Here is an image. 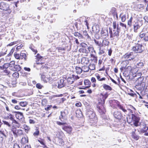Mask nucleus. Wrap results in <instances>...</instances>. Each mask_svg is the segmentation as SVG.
I'll list each match as a JSON object with an SVG mask.
<instances>
[{
	"instance_id": "nucleus-1",
	"label": "nucleus",
	"mask_w": 148,
	"mask_h": 148,
	"mask_svg": "<svg viewBox=\"0 0 148 148\" xmlns=\"http://www.w3.org/2000/svg\"><path fill=\"white\" fill-rule=\"evenodd\" d=\"M87 109L86 115L87 117L88 118V121L91 124L90 125H95L97 121V119L96 116L95 114L91 108L90 109L88 110V108Z\"/></svg>"
},
{
	"instance_id": "nucleus-2",
	"label": "nucleus",
	"mask_w": 148,
	"mask_h": 148,
	"mask_svg": "<svg viewBox=\"0 0 148 148\" xmlns=\"http://www.w3.org/2000/svg\"><path fill=\"white\" fill-rule=\"evenodd\" d=\"M127 121L128 123H133L136 126L138 125L139 118L134 114H132L131 117L128 116L126 117Z\"/></svg>"
},
{
	"instance_id": "nucleus-3",
	"label": "nucleus",
	"mask_w": 148,
	"mask_h": 148,
	"mask_svg": "<svg viewBox=\"0 0 148 148\" xmlns=\"http://www.w3.org/2000/svg\"><path fill=\"white\" fill-rule=\"evenodd\" d=\"M132 50L136 53H141L144 50V47L142 44L135 43V45L132 47Z\"/></svg>"
},
{
	"instance_id": "nucleus-4",
	"label": "nucleus",
	"mask_w": 148,
	"mask_h": 148,
	"mask_svg": "<svg viewBox=\"0 0 148 148\" xmlns=\"http://www.w3.org/2000/svg\"><path fill=\"white\" fill-rule=\"evenodd\" d=\"M109 33L110 34V37L111 38H113L114 37L116 36L118 37L119 35L120 32V29L118 27V25H117V26L116 30L113 29V33L112 28H109Z\"/></svg>"
},
{
	"instance_id": "nucleus-5",
	"label": "nucleus",
	"mask_w": 148,
	"mask_h": 148,
	"mask_svg": "<svg viewBox=\"0 0 148 148\" xmlns=\"http://www.w3.org/2000/svg\"><path fill=\"white\" fill-rule=\"evenodd\" d=\"M92 49L88 43L86 44L84 43V56H87L88 54H90L89 52Z\"/></svg>"
},
{
	"instance_id": "nucleus-6",
	"label": "nucleus",
	"mask_w": 148,
	"mask_h": 148,
	"mask_svg": "<svg viewBox=\"0 0 148 148\" xmlns=\"http://www.w3.org/2000/svg\"><path fill=\"white\" fill-rule=\"evenodd\" d=\"M0 9L3 10L7 11L8 10L9 12H11V10H9V5L4 2H1L0 3Z\"/></svg>"
},
{
	"instance_id": "nucleus-7",
	"label": "nucleus",
	"mask_w": 148,
	"mask_h": 148,
	"mask_svg": "<svg viewBox=\"0 0 148 148\" xmlns=\"http://www.w3.org/2000/svg\"><path fill=\"white\" fill-rule=\"evenodd\" d=\"M138 131L141 134L145 133L144 135L148 136V127L145 124L143 125V127L138 130Z\"/></svg>"
},
{
	"instance_id": "nucleus-8",
	"label": "nucleus",
	"mask_w": 148,
	"mask_h": 148,
	"mask_svg": "<svg viewBox=\"0 0 148 148\" xmlns=\"http://www.w3.org/2000/svg\"><path fill=\"white\" fill-rule=\"evenodd\" d=\"M123 58L125 59L126 60L128 61L134 59V57L133 55V53L131 52L129 53L126 54L123 56Z\"/></svg>"
},
{
	"instance_id": "nucleus-9",
	"label": "nucleus",
	"mask_w": 148,
	"mask_h": 148,
	"mask_svg": "<svg viewBox=\"0 0 148 148\" xmlns=\"http://www.w3.org/2000/svg\"><path fill=\"white\" fill-rule=\"evenodd\" d=\"M14 136L17 137L18 136H21L23 134V131L21 130H17L16 128H13L12 130Z\"/></svg>"
},
{
	"instance_id": "nucleus-10",
	"label": "nucleus",
	"mask_w": 148,
	"mask_h": 148,
	"mask_svg": "<svg viewBox=\"0 0 148 148\" xmlns=\"http://www.w3.org/2000/svg\"><path fill=\"white\" fill-rule=\"evenodd\" d=\"M137 80L135 81V83L136 84V86H138L142 85L143 87H144L145 85V83L143 82L142 81L143 79V77H140V78H137Z\"/></svg>"
},
{
	"instance_id": "nucleus-11",
	"label": "nucleus",
	"mask_w": 148,
	"mask_h": 148,
	"mask_svg": "<svg viewBox=\"0 0 148 148\" xmlns=\"http://www.w3.org/2000/svg\"><path fill=\"white\" fill-rule=\"evenodd\" d=\"M101 36L103 39H106L108 36V31L107 30L102 29L101 32Z\"/></svg>"
},
{
	"instance_id": "nucleus-12",
	"label": "nucleus",
	"mask_w": 148,
	"mask_h": 148,
	"mask_svg": "<svg viewBox=\"0 0 148 148\" xmlns=\"http://www.w3.org/2000/svg\"><path fill=\"white\" fill-rule=\"evenodd\" d=\"M64 78L60 79L58 82V87L59 88H61L65 86V82Z\"/></svg>"
},
{
	"instance_id": "nucleus-13",
	"label": "nucleus",
	"mask_w": 148,
	"mask_h": 148,
	"mask_svg": "<svg viewBox=\"0 0 148 148\" xmlns=\"http://www.w3.org/2000/svg\"><path fill=\"white\" fill-rule=\"evenodd\" d=\"M62 128L69 134H70L72 130V127L68 126H63L62 127Z\"/></svg>"
},
{
	"instance_id": "nucleus-14",
	"label": "nucleus",
	"mask_w": 148,
	"mask_h": 148,
	"mask_svg": "<svg viewBox=\"0 0 148 148\" xmlns=\"http://www.w3.org/2000/svg\"><path fill=\"white\" fill-rule=\"evenodd\" d=\"M14 113L16 114L15 116L17 119L19 120H22L24 119L23 114L22 112H14Z\"/></svg>"
},
{
	"instance_id": "nucleus-15",
	"label": "nucleus",
	"mask_w": 148,
	"mask_h": 148,
	"mask_svg": "<svg viewBox=\"0 0 148 148\" xmlns=\"http://www.w3.org/2000/svg\"><path fill=\"white\" fill-rule=\"evenodd\" d=\"M113 115L114 117L118 120L121 119L122 117L121 113L119 111H115Z\"/></svg>"
},
{
	"instance_id": "nucleus-16",
	"label": "nucleus",
	"mask_w": 148,
	"mask_h": 148,
	"mask_svg": "<svg viewBox=\"0 0 148 148\" xmlns=\"http://www.w3.org/2000/svg\"><path fill=\"white\" fill-rule=\"evenodd\" d=\"M7 137V135L4 133V132L1 131L0 132V142L3 141L4 138H5Z\"/></svg>"
},
{
	"instance_id": "nucleus-17",
	"label": "nucleus",
	"mask_w": 148,
	"mask_h": 148,
	"mask_svg": "<svg viewBox=\"0 0 148 148\" xmlns=\"http://www.w3.org/2000/svg\"><path fill=\"white\" fill-rule=\"evenodd\" d=\"M84 84L85 85H87L85 87L84 86V89H85L86 88H89L90 87L91 82L89 80L85 79L84 81Z\"/></svg>"
},
{
	"instance_id": "nucleus-18",
	"label": "nucleus",
	"mask_w": 148,
	"mask_h": 148,
	"mask_svg": "<svg viewBox=\"0 0 148 148\" xmlns=\"http://www.w3.org/2000/svg\"><path fill=\"white\" fill-rule=\"evenodd\" d=\"M97 108L98 111L101 114H104L105 112V109L103 107H100L99 106H98Z\"/></svg>"
},
{
	"instance_id": "nucleus-19",
	"label": "nucleus",
	"mask_w": 148,
	"mask_h": 148,
	"mask_svg": "<svg viewBox=\"0 0 148 148\" xmlns=\"http://www.w3.org/2000/svg\"><path fill=\"white\" fill-rule=\"evenodd\" d=\"M21 68L19 65L14 64L11 70L13 71H19L21 70Z\"/></svg>"
},
{
	"instance_id": "nucleus-20",
	"label": "nucleus",
	"mask_w": 148,
	"mask_h": 148,
	"mask_svg": "<svg viewBox=\"0 0 148 148\" xmlns=\"http://www.w3.org/2000/svg\"><path fill=\"white\" fill-rule=\"evenodd\" d=\"M95 69V66L94 64H89L88 67H87V70H84V72L88 71L89 69L90 70H93Z\"/></svg>"
},
{
	"instance_id": "nucleus-21",
	"label": "nucleus",
	"mask_w": 148,
	"mask_h": 148,
	"mask_svg": "<svg viewBox=\"0 0 148 148\" xmlns=\"http://www.w3.org/2000/svg\"><path fill=\"white\" fill-rule=\"evenodd\" d=\"M60 116L59 117V119L61 121H62V119H66V113L65 111L61 112Z\"/></svg>"
},
{
	"instance_id": "nucleus-22",
	"label": "nucleus",
	"mask_w": 148,
	"mask_h": 148,
	"mask_svg": "<svg viewBox=\"0 0 148 148\" xmlns=\"http://www.w3.org/2000/svg\"><path fill=\"white\" fill-rule=\"evenodd\" d=\"M136 130L135 129L134 131H133L132 132V136L134 139L136 140H137L139 139L140 137L138 135H137L135 133V132H136Z\"/></svg>"
},
{
	"instance_id": "nucleus-23",
	"label": "nucleus",
	"mask_w": 148,
	"mask_h": 148,
	"mask_svg": "<svg viewBox=\"0 0 148 148\" xmlns=\"http://www.w3.org/2000/svg\"><path fill=\"white\" fill-rule=\"evenodd\" d=\"M76 114L77 117H81L83 116L82 112L80 109L77 110L76 111Z\"/></svg>"
},
{
	"instance_id": "nucleus-24",
	"label": "nucleus",
	"mask_w": 148,
	"mask_h": 148,
	"mask_svg": "<svg viewBox=\"0 0 148 148\" xmlns=\"http://www.w3.org/2000/svg\"><path fill=\"white\" fill-rule=\"evenodd\" d=\"M36 57L37 58V60H38V61H36V63L38 64H42V63L41 62V61H40L41 60V58H42V57L40 56V55L39 54H38L37 56Z\"/></svg>"
},
{
	"instance_id": "nucleus-25",
	"label": "nucleus",
	"mask_w": 148,
	"mask_h": 148,
	"mask_svg": "<svg viewBox=\"0 0 148 148\" xmlns=\"http://www.w3.org/2000/svg\"><path fill=\"white\" fill-rule=\"evenodd\" d=\"M89 60L88 58L86 57H84V66L89 65Z\"/></svg>"
},
{
	"instance_id": "nucleus-26",
	"label": "nucleus",
	"mask_w": 148,
	"mask_h": 148,
	"mask_svg": "<svg viewBox=\"0 0 148 148\" xmlns=\"http://www.w3.org/2000/svg\"><path fill=\"white\" fill-rule=\"evenodd\" d=\"M67 81L69 84H71L74 82V79L72 76L71 77H68L67 78Z\"/></svg>"
},
{
	"instance_id": "nucleus-27",
	"label": "nucleus",
	"mask_w": 148,
	"mask_h": 148,
	"mask_svg": "<svg viewBox=\"0 0 148 148\" xmlns=\"http://www.w3.org/2000/svg\"><path fill=\"white\" fill-rule=\"evenodd\" d=\"M140 27V26L138 24V23H136L134 25V32H136L137 29L139 28Z\"/></svg>"
},
{
	"instance_id": "nucleus-28",
	"label": "nucleus",
	"mask_w": 148,
	"mask_h": 148,
	"mask_svg": "<svg viewBox=\"0 0 148 148\" xmlns=\"http://www.w3.org/2000/svg\"><path fill=\"white\" fill-rule=\"evenodd\" d=\"M142 73L140 72H137L135 73V74H133V76L134 77H137V78H140V77H141Z\"/></svg>"
},
{
	"instance_id": "nucleus-29",
	"label": "nucleus",
	"mask_w": 148,
	"mask_h": 148,
	"mask_svg": "<svg viewBox=\"0 0 148 148\" xmlns=\"http://www.w3.org/2000/svg\"><path fill=\"white\" fill-rule=\"evenodd\" d=\"M109 42L107 39H103L102 41V45L107 46L108 45Z\"/></svg>"
},
{
	"instance_id": "nucleus-30",
	"label": "nucleus",
	"mask_w": 148,
	"mask_h": 148,
	"mask_svg": "<svg viewBox=\"0 0 148 148\" xmlns=\"http://www.w3.org/2000/svg\"><path fill=\"white\" fill-rule=\"evenodd\" d=\"M111 12L113 16H115L116 15L117 18L118 17L117 13L116 12V9L115 8H112L111 11Z\"/></svg>"
},
{
	"instance_id": "nucleus-31",
	"label": "nucleus",
	"mask_w": 148,
	"mask_h": 148,
	"mask_svg": "<svg viewBox=\"0 0 148 148\" xmlns=\"http://www.w3.org/2000/svg\"><path fill=\"white\" fill-rule=\"evenodd\" d=\"M41 78L44 82H46L49 80L48 77H47L46 76L44 75H41Z\"/></svg>"
},
{
	"instance_id": "nucleus-32",
	"label": "nucleus",
	"mask_w": 148,
	"mask_h": 148,
	"mask_svg": "<svg viewBox=\"0 0 148 148\" xmlns=\"http://www.w3.org/2000/svg\"><path fill=\"white\" fill-rule=\"evenodd\" d=\"M103 86L104 88L106 90H111L112 89L110 86L105 84L103 85Z\"/></svg>"
},
{
	"instance_id": "nucleus-33",
	"label": "nucleus",
	"mask_w": 148,
	"mask_h": 148,
	"mask_svg": "<svg viewBox=\"0 0 148 148\" xmlns=\"http://www.w3.org/2000/svg\"><path fill=\"white\" fill-rule=\"evenodd\" d=\"M15 62L14 61H12L10 62L9 64L10 69L11 70L15 64Z\"/></svg>"
},
{
	"instance_id": "nucleus-34",
	"label": "nucleus",
	"mask_w": 148,
	"mask_h": 148,
	"mask_svg": "<svg viewBox=\"0 0 148 148\" xmlns=\"http://www.w3.org/2000/svg\"><path fill=\"white\" fill-rule=\"evenodd\" d=\"M20 57L21 59H24L25 60H26V56L25 53H20Z\"/></svg>"
},
{
	"instance_id": "nucleus-35",
	"label": "nucleus",
	"mask_w": 148,
	"mask_h": 148,
	"mask_svg": "<svg viewBox=\"0 0 148 148\" xmlns=\"http://www.w3.org/2000/svg\"><path fill=\"white\" fill-rule=\"evenodd\" d=\"M76 73L78 74H80L82 71V69L78 67H76L75 68Z\"/></svg>"
},
{
	"instance_id": "nucleus-36",
	"label": "nucleus",
	"mask_w": 148,
	"mask_h": 148,
	"mask_svg": "<svg viewBox=\"0 0 148 148\" xmlns=\"http://www.w3.org/2000/svg\"><path fill=\"white\" fill-rule=\"evenodd\" d=\"M96 76L97 79L99 81H102L103 80H105L106 78L105 77H103L101 78H100V77L98 74H97L96 75Z\"/></svg>"
},
{
	"instance_id": "nucleus-37",
	"label": "nucleus",
	"mask_w": 148,
	"mask_h": 148,
	"mask_svg": "<svg viewBox=\"0 0 148 148\" xmlns=\"http://www.w3.org/2000/svg\"><path fill=\"white\" fill-rule=\"evenodd\" d=\"M94 41L95 42L96 45L100 47H101L102 46V44L100 41L97 40L96 39H94Z\"/></svg>"
},
{
	"instance_id": "nucleus-38",
	"label": "nucleus",
	"mask_w": 148,
	"mask_h": 148,
	"mask_svg": "<svg viewBox=\"0 0 148 148\" xmlns=\"http://www.w3.org/2000/svg\"><path fill=\"white\" fill-rule=\"evenodd\" d=\"M23 127L25 129V132L27 133L30 129L29 127L26 125H23Z\"/></svg>"
},
{
	"instance_id": "nucleus-39",
	"label": "nucleus",
	"mask_w": 148,
	"mask_h": 148,
	"mask_svg": "<svg viewBox=\"0 0 148 148\" xmlns=\"http://www.w3.org/2000/svg\"><path fill=\"white\" fill-rule=\"evenodd\" d=\"M86 31H84V34L85 33V38H86L87 40L88 41H90V37L88 36V34H86Z\"/></svg>"
},
{
	"instance_id": "nucleus-40",
	"label": "nucleus",
	"mask_w": 148,
	"mask_h": 148,
	"mask_svg": "<svg viewBox=\"0 0 148 148\" xmlns=\"http://www.w3.org/2000/svg\"><path fill=\"white\" fill-rule=\"evenodd\" d=\"M20 106L22 107H25L27 105V103L26 101L21 102L19 103Z\"/></svg>"
},
{
	"instance_id": "nucleus-41",
	"label": "nucleus",
	"mask_w": 148,
	"mask_h": 148,
	"mask_svg": "<svg viewBox=\"0 0 148 148\" xmlns=\"http://www.w3.org/2000/svg\"><path fill=\"white\" fill-rule=\"evenodd\" d=\"M119 108L122 110L125 113H126L127 112V110L125 108L122 106L119 105L118 106Z\"/></svg>"
},
{
	"instance_id": "nucleus-42",
	"label": "nucleus",
	"mask_w": 148,
	"mask_h": 148,
	"mask_svg": "<svg viewBox=\"0 0 148 148\" xmlns=\"http://www.w3.org/2000/svg\"><path fill=\"white\" fill-rule=\"evenodd\" d=\"M133 18L131 16L130 18V19L128 20L127 22V25L129 26V27H131L132 25V20Z\"/></svg>"
},
{
	"instance_id": "nucleus-43",
	"label": "nucleus",
	"mask_w": 148,
	"mask_h": 148,
	"mask_svg": "<svg viewBox=\"0 0 148 148\" xmlns=\"http://www.w3.org/2000/svg\"><path fill=\"white\" fill-rule=\"evenodd\" d=\"M12 123L16 124V126L17 127H19L21 125L20 124L15 120H14V121H12Z\"/></svg>"
},
{
	"instance_id": "nucleus-44",
	"label": "nucleus",
	"mask_w": 148,
	"mask_h": 148,
	"mask_svg": "<svg viewBox=\"0 0 148 148\" xmlns=\"http://www.w3.org/2000/svg\"><path fill=\"white\" fill-rule=\"evenodd\" d=\"M89 19V18L87 17V19L86 20L84 21V23H85V25H86L87 28L88 29L89 28V27L88 26V20Z\"/></svg>"
},
{
	"instance_id": "nucleus-45",
	"label": "nucleus",
	"mask_w": 148,
	"mask_h": 148,
	"mask_svg": "<svg viewBox=\"0 0 148 148\" xmlns=\"http://www.w3.org/2000/svg\"><path fill=\"white\" fill-rule=\"evenodd\" d=\"M59 145L61 146L64 144V142L62 139L60 138L58 139Z\"/></svg>"
},
{
	"instance_id": "nucleus-46",
	"label": "nucleus",
	"mask_w": 148,
	"mask_h": 148,
	"mask_svg": "<svg viewBox=\"0 0 148 148\" xmlns=\"http://www.w3.org/2000/svg\"><path fill=\"white\" fill-rule=\"evenodd\" d=\"M84 105L86 108V110H87V108H88V110L90 109V108H90V106L89 104L88 103L86 102H85V103H84Z\"/></svg>"
},
{
	"instance_id": "nucleus-47",
	"label": "nucleus",
	"mask_w": 148,
	"mask_h": 148,
	"mask_svg": "<svg viewBox=\"0 0 148 148\" xmlns=\"http://www.w3.org/2000/svg\"><path fill=\"white\" fill-rule=\"evenodd\" d=\"M36 131L34 133L33 135L34 136H38L39 135V132L38 129L36 128Z\"/></svg>"
},
{
	"instance_id": "nucleus-48",
	"label": "nucleus",
	"mask_w": 148,
	"mask_h": 148,
	"mask_svg": "<svg viewBox=\"0 0 148 148\" xmlns=\"http://www.w3.org/2000/svg\"><path fill=\"white\" fill-rule=\"evenodd\" d=\"M13 117L14 116L11 114H10L9 116H8V118L10 119L12 121L15 120L14 118Z\"/></svg>"
},
{
	"instance_id": "nucleus-49",
	"label": "nucleus",
	"mask_w": 148,
	"mask_h": 148,
	"mask_svg": "<svg viewBox=\"0 0 148 148\" xmlns=\"http://www.w3.org/2000/svg\"><path fill=\"white\" fill-rule=\"evenodd\" d=\"M14 50L15 48H12L11 50L10 53L8 55V56H10L13 53Z\"/></svg>"
},
{
	"instance_id": "nucleus-50",
	"label": "nucleus",
	"mask_w": 148,
	"mask_h": 148,
	"mask_svg": "<svg viewBox=\"0 0 148 148\" xmlns=\"http://www.w3.org/2000/svg\"><path fill=\"white\" fill-rule=\"evenodd\" d=\"M145 35L146 34L145 33H144L143 32H142L140 33L139 37L142 39L145 36Z\"/></svg>"
},
{
	"instance_id": "nucleus-51",
	"label": "nucleus",
	"mask_w": 148,
	"mask_h": 148,
	"mask_svg": "<svg viewBox=\"0 0 148 148\" xmlns=\"http://www.w3.org/2000/svg\"><path fill=\"white\" fill-rule=\"evenodd\" d=\"M12 76L14 77L15 78L18 77L19 76V74L17 72L14 73L12 74Z\"/></svg>"
},
{
	"instance_id": "nucleus-52",
	"label": "nucleus",
	"mask_w": 148,
	"mask_h": 148,
	"mask_svg": "<svg viewBox=\"0 0 148 148\" xmlns=\"http://www.w3.org/2000/svg\"><path fill=\"white\" fill-rule=\"evenodd\" d=\"M120 25L121 26L123 27L124 29H126V25L122 23H120Z\"/></svg>"
},
{
	"instance_id": "nucleus-53",
	"label": "nucleus",
	"mask_w": 148,
	"mask_h": 148,
	"mask_svg": "<svg viewBox=\"0 0 148 148\" xmlns=\"http://www.w3.org/2000/svg\"><path fill=\"white\" fill-rule=\"evenodd\" d=\"M14 56L15 58L17 59H21L20 55L18 54H14Z\"/></svg>"
},
{
	"instance_id": "nucleus-54",
	"label": "nucleus",
	"mask_w": 148,
	"mask_h": 148,
	"mask_svg": "<svg viewBox=\"0 0 148 148\" xmlns=\"http://www.w3.org/2000/svg\"><path fill=\"white\" fill-rule=\"evenodd\" d=\"M21 142L22 143H25L28 142V140H26V139L25 137L21 139Z\"/></svg>"
},
{
	"instance_id": "nucleus-55",
	"label": "nucleus",
	"mask_w": 148,
	"mask_h": 148,
	"mask_svg": "<svg viewBox=\"0 0 148 148\" xmlns=\"http://www.w3.org/2000/svg\"><path fill=\"white\" fill-rule=\"evenodd\" d=\"M23 44H21L20 46H17L16 48V50L17 51H18L19 49H21V48L23 47Z\"/></svg>"
},
{
	"instance_id": "nucleus-56",
	"label": "nucleus",
	"mask_w": 148,
	"mask_h": 148,
	"mask_svg": "<svg viewBox=\"0 0 148 148\" xmlns=\"http://www.w3.org/2000/svg\"><path fill=\"white\" fill-rule=\"evenodd\" d=\"M99 31V30L98 31H97L96 32L97 33L95 34V38L97 39H99L100 38V36H99L98 34H97V33Z\"/></svg>"
},
{
	"instance_id": "nucleus-57",
	"label": "nucleus",
	"mask_w": 148,
	"mask_h": 148,
	"mask_svg": "<svg viewBox=\"0 0 148 148\" xmlns=\"http://www.w3.org/2000/svg\"><path fill=\"white\" fill-rule=\"evenodd\" d=\"M3 121L4 125H6L8 127H10L11 126V125L8 122L6 121Z\"/></svg>"
},
{
	"instance_id": "nucleus-58",
	"label": "nucleus",
	"mask_w": 148,
	"mask_h": 148,
	"mask_svg": "<svg viewBox=\"0 0 148 148\" xmlns=\"http://www.w3.org/2000/svg\"><path fill=\"white\" fill-rule=\"evenodd\" d=\"M7 50L6 49V51H5V52H3V51H1L0 53V57L1 56H4L5 54H6V52H7Z\"/></svg>"
},
{
	"instance_id": "nucleus-59",
	"label": "nucleus",
	"mask_w": 148,
	"mask_h": 148,
	"mask_svg": "<svg viewBox=\"0 0 148 148\" xmlns=\"http://www.w3.org/2000/svg\"><path fill=\"white\" fill-rule=\"evenodd\" d=\"M36 87L39 89H41L43 86L39 83L37 84L36 85Z\"/></svg>"
},
{
	"instance_id": "nucleus-60",
	"label": "nucleus",
	"mask_w": 148,
	"mask_h": 148,
	"mask_svg": "<svg viewBox=\"0 0 148 148\" xmlns=\"http://www.w3.org/2000/svg\"><path fill=\"white\" fill-rule=\"evenodd\" d=\"M38 141L42 145H43V146H45L46 145H45L44 142V140L42 139H41V140H38Z\"/></svg>"
},
{
	"instance_id": "nucleus-61",
	"label": "nucleus",
	"mask_w": 148,
	"mask_h": 148,
	"mask_svg": "<svg viewBox=\"0 0 148 148\" xmlns=\"http://www.w3.org/2000/svg\"><path fill=\"white\" fill-rule=\"evenodd\" d=\"M126 20V15H123L121 17V20L122 22H124Z\"/></svg>"
},
{
	"instance_id": "nucleus-62",
	"label": "nucleus",
	"mask_w": 148,
	"mask_h": 148,
	"mask_svg": "<svg viewBox=\"0 0 148 148\" xmlns=\"http://www.w3.org/2000/svg\"><path fill=\"white\" fill-rule=\"evenodd\" d=\"M9 67V64L8 63H6L4 64L3 65V67L4 69H7Z\"/></svg>"
},
{
	"instance_id": "nucleus-63",
	"label": "nucleus",
	"mask_w": 148,
	"mask_h": 148,
	"mask_svg": "<svg viewBox=\"0 0 148 148\" xmlns=\"http://www.w3.org/2000/svg\"><path fill=\"white\" fill-rule=\"evenodd\" d=\"M126 70H127V71H131V70L132 69V67L130 66H128L125 68Z\"/></svg>"
},
{
	"instance_id": "nucleus-64",
	"label": "nucleus",
	"mask_w": 148,
	"mask_h": 148,
	"mask_svg": "<svg viewBox=\"0 0 148 148\" xmlns=\"http://www.w3.org/2000/svg\"><path fill=\"white\" fill-rule=\"evenodd\" d=\"M13 148H20L18 145L16 143H15L14 145Z\"/></svg>"
}]
</instances>
